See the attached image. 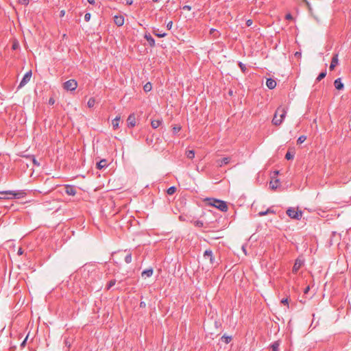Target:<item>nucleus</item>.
Instances as JSON below:
<instances>
[{"mask_svg":"<svg viewBox=\"0 0 351 351\" xmlns=\"http://www.w3.org/2000/svg\"><path fill=\"white\" fill-rule=\"evenodd\" d=\"M18 254H23V251H22V249H21V248H20V249L19 250V251H18Z\"/></svg>","mask_w":351,"mask_h":351,"instance_id":"obj_54","label":"nucleus"},{"mask_svg":"<svg viewBox=\"0 0 351 351\" xmlns=\"http://www.w3.org/2000/svg\"><path fill=\"white\" fill-rule=\"evenodd\" d=\"M280 345V341H276L270 346L271 351H279V346Z\"/></svg>","mask_w":351,"mask_h":351,"instance_id":"obj_21","label":"nucleus"},{"mask_svg":"<svg viewBox=\"0 0 351 351\" xmlns=\"http://www.w3.org/2000/svg\"><path fill=\"white\" fill-rule=\"evenodd\" d=\"M334 86L337 90H342L344 87V85L342 83L341 78H337L335 80Z\"/></svg>","mask_w":351,"mask_h":351,"instance_id":"obj_16","label":"nucleus"},{"mask_svg":"<svg viewBox=\"0 0 351 351\" xmlns=\"http://www.w3.org/2000/svg\"><path fill=\"white\" fill-rule=\"evenodd\" d=\"M176 191V187L173 186L169 187L167 189V193L168 195H171L174 194Z\"/></svg>","mask_w":351,"mask_h":351,"instance_id":"obj_28","label":"nucleus"},{"mask_svg":"<svg viewBox=\"0 0 351 351\" xmlns=\"http://www.w3.org/2000/svg\"><path fill=\"white\" fill-rule=\"evenodd\" d=\"M65 193L69 195L74 196L77 191L75 187L72 185H65Z\"/></svg>","mask_w":351,"mask_h":351,"instance_id":"obj_7","label":"nucleus"},{"mask_svg":"<svg viewBox=\"0 0 351 351\" xmlns=\"http://www.w3.org/2000/svg\"><path fill=\"white\" fill-rule=\"evenodd\" d=\"M32 71H27L24 75L23 77L22 78V80L18 86V89L23 87L25 85H26L29 82V80L32 77Z\"/></svg>","mask_w":351,"mask_h":351,"instance_id":"obj_6","label":"nucleus"},{"mask_svg":"<svg viewBox=\"0 0 351 351\" xmlns=\"http://www.w3.org/2000/svg\"><path fill=\"white\" fill-rule=\"evenodd\" d=\"M27 341V337L23 340V341L21 343V346L23 347L25 346Z\"/></svg>","mask_w":351,"mask_h":351,"instance_id":"obj_50","label":"nucleus"},{"mask_svg":"<svg viewBox=\"0 0 351 351\" xmlns=\"http://www.w3.org/2000/svg\"><path fill=\"white\" fill-rule=\"evenodd\" d=\"M26 192L23 190L19 191H0V199H20L25 197Z\"/></svg>","mask_w":351,"mask_h":351,"instance_id":"obj_1","label":"nucleus"},{"mask_svg":"<svg viewBox=\"0 0 351 351\" xmlns=\"http://www.w3.org/2000/svg\"><path fill=\"white\" fill-rule=\"evenodd\" d=\"M210 34L212 35L214 38H218L220 35L219 31L214 28H211L210 29Z\"/></svg>","mask_w":351,"mask_h":351,"instance_id":"obj_23","label":"nucleus"},{"mask_svg":"<svg viewBox=\"0 0 351 351\" xmlns=\"http://www.w3.org/2000/svg\"><path fill=\"white\" fill-rule=\"evenodd\" d=\"M281 303L285 304V305H288V298H285L282 299Z\"/></svg>","mask_w":351,"mask_h":351,"instance_id":"obj_41","label":"nucleus"},{"mask_svg":"<svg viewBox=\"0 0 351 351\" xmlns=\"http://www.w3.org/2000/svg\"><path fill=\"white\" fill-rule=\"evenodd\" d=\"M221 339L223 343H229L232 340V337L224 335L221 337Z\"/></svg>","mask_w":351,"mask_h":351,"instance_id":"obj_24","label":"nucleus"},{"mask_svg":"<svg viewBox=\"0 0 351 351\" xmlns=\"http://www.w3.org/2000/svg\"><path fill=\"white\" fill-rule=\"evenodd\" d=\"M238 65H239V68L241 69V70L242 71V72L245 73V71L247 70L245 64H244L241 62H239Z\"/></svg>","mask_w":351,"mask_h":351,"instance_id":"obj_32","label":"nucleus"},{"mask_svg":"<svg viewBox=\"0 0 351 351\" xmlns=\"http://www.w3.org/2000/svg\"><path fill=\"white\" fill-rule=\"evenodd\" d=\"M182 9L184 10L190 11L191 10V7L190 5H184L183 6Z\"/></svg>","mask_w":351,"mask_h":351,"instance_id":"obj_44","label":"nucleus"},{"mask_svg":"<svg viewBox=\"0 0 351 351\" xmlns=\"http://www.w3.org/2000/svg\"><path fill=\"white\" fill-rule=\"evenodd\" d=\"M306 140V136L302 135L298 138L297 142L298 144H301V143H304Z\"/></svg>","mask_w":351,"mask_h":351,"instance_id":"obj_36","label":"nucleus"},{"mask_svg":"<svg viewBox=\"0 0 351 351\" xmlns=\"http://www.w3.org/2000/svg\"><path fill=\"white\" fill-rule=\"evenodd\" d=\"M266 86L269 89H274L276 86V82L271 78H268L266 81Z\"/></svg>","mask_w":351,"mask_h":351,"instance_id":"obj_15","label":"nucleus"},{"mask_svg":"<svg viewBox=\"0 0 351 351\" xmlns=\"http://www.w3.org/2000/svg\"><path fill=\"white\" fill-rule=\"evenodd\" d=\"M125 262L128 264L132 262V254L128 253L124 258Z\"/></svg>","mask_w":351,"mask_h":351,"instance_id":"obj_29","label":"nucleus"},{"mask_svg":"<svg viewBox=\"0 0 351 351\" xmlns=\"http://www.w3.org/2000/svg\"><path fill=\"white\" fill-rule=\"evenodd\" d=\"M152 274H153V269L149 268V269L144 270L142 272L141 276H142V277H150L152 276Z\"/></svg>","mask_w":351,"mask_h":351,"instance_id":"obj_20","label":"nucleus"},{"mask_svg":"<svg viewBox=\"0 0 351 351\" xmlns=\"http://www.w3.org/2000/svg\"><path fill=\"white\" fill-rule=\"evenodd\" d=\"M326 71L321 72V73L319 74V75L317 76V79H316V80H317V81H320V80H322L323 78H324V77H325V76H326Z\"/></svg>","mask_w":351,"mask_h":351,"instance_id":"obj_31","label":"nucleus"},{"mask_svg":"<svg viewBox=\"0 0 351 351\" xmlns=\"http://www.w3.org/2000/svg\"><path fill=\"white\" fill-rule=\"evenodd\" d=\"M332 237H339V234H337L335 232H332Z\"/></svg>","mask_w":351,"mask_h":351,"instance_id":"obj_53","label":"nucleus"},{"mask_svg":"<svg viewBox=\"0 0 351 351\" xmlns=\"http://www.w3.org/2000/svg\"><path fill=\"white\" fill-rule=\"evenodd\" d=\"M90 13H86L85 15H84V20L88 22L89 21L90 19Z\"/></svg>","mask_w":351,"mask_h":351,"instance_id":"obj_40","label":"nucleus"},{"mask_svg":"<svg viewBox=\"0 0 351 351\" xmlns=\"http://www.w3.org/2000/svg\"><path fill=\"white\" fill-rule=\"evenodd\" d=\"M308 10H310L311 9H310V8H309V6H310V4H309V3L308 4Z\"/></svg>","mask_w":351,"mask_h":351,"instance_id":"obj_59","label":"nucleus"},{"mask_svg":"<svg viewBox=\"0 0 351 351\" xmlns=\"http://www.w3.org/2000/svg\"><path fill=\"white\" fill-rule=\"evenodd\" d=\"M64 10H62V11L60 12V16H64Z\"/></svg>","mask_w":351,"mask_h":351,"instance_id":"obj_56","label":"nucleus"},{"mask_svg":"<svg viewBox=\"0 0 351 351\" xmlns=\"http://www.w3.org/2000/svg\"><path fill=\"white\" fill-rule=\"evenodd\" d=\"M287 114V110L285 107L279 106L274 115L272 123L275 125H280L285 119Z\"/></svg>","mask_w":351,"mask_h":351,"instance_id":"obj_2","label":"nucleus"},{"mask_svg":"<svg viewBox=\"0 0 351 351\" xmlns=\"http://www.w3.org/2000/svg\"><path fill=\"white\" fill-rule=\"evenodd\" d=\"M204 258H209L210 263L213 264L215 262V258L213 255V252L210 250H206L204 253Z\"/></svg>","mask_w":351,"mask_h":351,"instance_id":"obj_10","label":"nucleus"},{"mask_svg":"<svg viewBox=\"0 0 351 351\" xmlns=\"http://www.w3.org/2000/svg\"><path fill=\"white\" fill-rule=\"evenodd\" d=\"M206 201L208 204L215 207L221 211L226 212L228 210V206L226 202L215 198H207Z\"/></svg>","mask_w":351,"mask_h":351,"instance_id":"obj_3","label":"nucleus"},{"mask_svg":"<svg viewBox=\"0 0 351 351\" xmlns=\"http://www.w3.org/2000/svg\"><path fill=\"white\" fill-rule=\"evenodd\" d=\"M285 18H286L287 19H292V16H291V14H286Z\"/></svg>","mask_w":351,"mask_h":351,"instance_id":"obj_48","label":"nucleus"},{"mask_svg":"<svg viewBox=\"0 0 351 351\" xmlns=\"http://www.w3.org/2000/svg\"><path fill=\"white\" fill-rule=\"evenodd\" d=\"M152 88V84L150 82L146 83L143 86V90L145 92H149Z\"/></svg>","mask_w":351,"mask_h":351,"instance_id":"obj_26","label":"nucleus"},{"mask_svg":"<svg viewBox=\"0 0 351 351\" xmlns=\"http://www.w3.org/2000/svg\"><path fill=\"white\" fill-rule=\"evenodd\" d=\"M278 180H276L274 182H270V187L271 189H276L278 187Z\"/></svg>","mask_w":351,"mask_h":351,"instance_id":"obj_34","label":"nucleus"},{"mask_svg":"<svg viewBox=\"0 0 351 351\" xmlns=\"http://www.w3.org/2000/svg\"><path fill=\"white\" fill-rule=\"evenodd\" d=\"M338 64V54L336 53L333 56L332 58V60H331V63H330V70H333L335 69V67Z\"/></svg>","mask_w":351,"mask_h":351,"instance_id":"obj_14","label":"nucleus"},{"mask_svg":"<svg viewBox=\"0 0 351 351\" xmlns=\"http://www.w3.org/2000/svg\"><path fill=\"white\" fill-rule=\"evenodd\" d=\"M152 33L158 38H163L167 36L165 32H159L158 29L154 28L152 30Z\"/></svg>","mask_w":351,"mask_h":351,"instance_id":"obj_18","label":"nucleus"},{"mask_svg":"<svg viewBox=\"0 0 351 351\" xmlns=\"http://www.w3.org/2000/svg\"><path fill=\"white\" fill-rule=\"evenodd\" d=\"M287 214L291 219L298 220L300 219L302 217V211L293 207L287 209Z\"/></svg>","mask_w":351,"mask_h":351,"instance_id":"obj_4","label":"nucleus"},{"mask_svg":"<svg viewBox=\"0 0 351 351\" xmlns=\"http://www.w3.org/2000/svg\"><path fill=\"white\" fill-rule=\"evenodd\" d=\"M181 130V127L175 125L173 128V134H177Z\"/></svg>","mask_w":351,"mask_h":351,"instance_id":"obj_38","label":"nucleus"},{"mask_svg":"<svg viewBox=\"0 0 351 351\" xmlns=\"http://www.w3.org/2000/svg\"><path fill=\"white\" fill-rule=\"evenodd\" d=\"M230 161V158L224 157L222 159L217 160V165L219 167H222L223 165H228Z\"/></svg>","mask_w":351,"mask_h":351,"instance_id":"obj_13","label":"nucleus"},{"mask_svg":"<svg viewBox=\"0 0 351 351\" xmlns=\"http://www.w3.org/2000/svg\"><path fill=\"white\" fill-rule=\"evenodd\" d=\"M154 2H158L159 0H152Z\"/></svg>","mask_w":351,"mask_h":351,"instance_id":"obj_57","label":"nucleus"},{"mask_svg":"<svg viewBox=\"0 0 351 351\" xmlns=\"http://www.w3.org/2000/svg\"><path fill=\"white\" fill-rule=\"evenodd\" d=\"M88 2L90 4L94 5L95 3V0H88Z\"/></svg>","mask_w":351,"mask_h":351,"instance_id":"obj_51","label":"nucleus"},{"mask_svg":"<svg viewBox=\"0 0 351 351\" xmlns=\"http://www.w3.org/2000/svg\"><path fill=\"white\" fill-rule=\"evenodd\" d=\"M120 119V117L117 116L112 120V125L114 130H117L119 128Z\"/></svg>","mask_w":351,"mask_h":351,"instance_id":"obj_19","label":"nucleus"},{"mask_svg":"<svg viewBox=\"0 0 351 351\" xmlns=\"http://www.w3.org/2000/svg\"><path fill=\"white\" fill-rule=\"evenodd\" d=\"M186 157L189 159H193L195 157V152L193 150H189L186 153Z\"/></svg>","mask_w":351,"mask_h":351,"instance_id":"obj_27","label":"nucleus"},{"mask_svg":"<svg viewBox=\"0 0 351 351\" xmlns=\"http://www.w3.org/2000/svg\"><path fill=\"white\" fill-rule=\"evenodd\" d=\"M162 123L161 120H153L151 122V125L154 129L158 128Z\"/></svg>","mask_w":351,"mask_h":351,"instance_id":"obj_22","label":"nucleus"},{"mask_svg":"<svg viewBox=\"0 0 351 351\" xmlns=\"http://www.w3.org/2000/svg\"><path fill=\"white\" fill-rule=\"evenodd\" d=\"M140 307H145V303L144 302H141L140 303Z\"/></svg>","mask_w":351,"mask_h":351,"instance_id":"obj_52","label":"nucleus"},{"mask_svg":"<svg viewBox=\"0 0 351 351\" xmlns=\"http://www.w3.org/2000/svg\"><path fill=\"white\" fill-rule=\"evenodd\" d=\"M116 283V280L113 279L108 282L106 286V289L109 290L111 287H112Z\"/></svg>","mask_w":351,"mask_h":351,"instance_id":"obj_30","label":"nucleus"},{"mask_svg":"<svg viewBox=\"0 0 351 351\" xmlns=\"http://www.w3.org/2000/svg\"><path fill=\"white\" fill-rule=\"evenodd\" d=\"M295 55V56H299V53H298V52H296Z\"/></svg>","mask_w":351,"mask_h":351,"instance_id":"obj_58","label":"nucleus"},{"mask_svg":"<svg viewBox=\"0 0 351 351\" xmlns=\"http://www.w3.org/2000/svg\"><path fill=\"white\" fill-rule=\"evenodd\" d=\"M49 104L52 105L54 104V99H52V98H50L49 100Z\"/></svg>","mask_w":351,"mask_h":351,"instance_id":"obj_49","label":"nucleus"},{"mask_svg":"<svg viewBox=\"0 0 351 351\" xmlns=\"http://www.w3.org/2000/svg\"><path fill=\"white\" fill-rule=\"evenodd\" d=\"M114 22L117 26H122L124 23V17L121 15L115 16L114 17Z\"/></svg>","mask_w":351,"mask_h":351,"instance_id":"obj_12","label":"nucleus"},{"mask_svg":"<svg viewBox=\"0 0 351 351\" xmlns=\"http://www.w3.org/2000/svg\"><path fill=\"white\" fill-rule=\"evenodd\" d=\"M127 123L129 128H133L136 125V117L134 114H131L128 116Z\"/></svg>","mask_w":351,"mask_h":351,"instance_id":"obj_8","label":"nucleus"},{"mask_svg":"<svg viewBox=\"0 0 351 351\" xmlns=\"http://www.w3.org/2000/svg\"><path fill=\"white\" fill-rule=\"evenodd\" d=\"M293 157H294V155L293 154H291L290 152H288L285 155V158L287 160H291L293 158Z\"/></svg>","mask_w":351,"mask_h":351,"instance_id":"obj_37","label":"nucleus"},{"mask_svg":"<svg viewBox=\"0 0 351 351\" xmlns=\"http://www.w3.org/2000/svg\"><path fill=\"white\" fill-rule=\"evenodd\" d=\"M108 167V161L106 159H102L97 163V168L98 169H102Z\"/></svg>","mask_w":351,"mask_h":351,"instance_id":"obj_17","label":"nucleus"},{"mask_svg":"<svg viewBox=\"0 0 351 351\" xmlns=\"http://www.w3.org/2000/svg\"><path fill=\"white\" fill-rule=\"evenodd\" d=\"M125 2L126 5H132L133 3V1L132 0H125Z\"/></svg>","mask_w":351,"mask_h":351,"instance_id":"obj_45","label":"nucleus"},{"mask_svg":"<svg viewBox=\"0 0 351 351\" xmlns=\"http://www.w3.org/2000/svg\"><path fill=\"white\" fill-rule=\"evenodd\" d=\"M95 103V100L94 98H90L88 101L87 105L89 108H92L94 106Z\"/></svg>","mask_w":351,"mask_h":351,"instance_id":"obj_33","label":"nucleus"},{"mask_svg":"<svg viewBox=\"0 0 351 351\" xmlns=\"http://www.w3.org/2000/svg\"><path fill=\"white\" fill-rule=\"evenodd\" d=\"M18 47H19V44L17 43H15L12 45V49H16L18 48Z\"/></svg>","mask_w":351,"mask_h":351,"instance_id":"obj_46","label":"nucleus"},{"mask_svg":"<svg viewBox=\"0 0 351 351\" xmlns=\"http://www.w3.org/2000/svg\"><path fill=\"white\" fill-rule=\"evenodd\" d=\"M304 294H306V293H307V287H306L304 289Z\"/></svg>","mask_w":351,"mask_h":351,"instance_id":"obj_55","label":"nucleus"},{"mask_svg":"<svg viewBox=\"0 0 351 351\" xmlns=\"http://www.w3.org/2000/svg\"><path fill=\"white\" fill-rule=\"evenodd\" d=\"M194 225L196 226V227H199V228H202L204 226V223L202 221H200V220H197V221H195L193 222Z\"/></svg>","mask_w":351,"mask_h":351,"instance_id":"obj_35","label":"nucleus"},{"mask_svg":"<svg viewBox=\"0 0 351 351\" xmlns=\"http://www.w3.org/2000/svg\"><path fill=\"white\" fill-rule=\"evenodd\" d=\"M77 87V82L75 80H69L63 84V88L66 90H75Z\"/></svg>","mask_w":351,"mask_h":351,"instance_id":"obj_5","label":"nucleus"},{"mask_svg":"<svg viewBox=\"0 0 351 351\" xmlns=\"http://www.w3.org/2000/svg\"><path fill=\"white\" fill-rule=\"evenodd\" d=\"M173 26V22L172 21H169L167 24V27L168 29H171V27Z\"/></svg>","mask_w":351,"mask_h":351,"instance_id":"obj_42","label":"nucleus"},{"mask_svg":"<svg viewBox=\"0 0 351 351\" xmlns=\"http://www.w3.org/2000/svg\"><path fill=\"white\" fill-rule=\"evenodd\" d=\"M252 23H253V21L251 19H249L246 21V25L247 27L251 26L252 25Z\"/></svg>","mask_w":351,"mask_h":351,"instance_id":"obj_43","label":"nucleus"},{"mask_svg":"<svg viewBox=\"0 0 351 351\" xmlns=\"http://www.w3.org/2000/svg\"><path fill=\"white\" fill-rule=\"evenodd\" d=\"M304 260H301L300 258L296 259L295 263L293 267V272L297 273L298 271V270L300 269V268L301 267V266L304 265Z\"/></svg>","mask_w":351,"mask_h":351,"instance_id":"obj_9","label":"nucleus"},{"mask_svg":"<svg viewBox=\"0 0 351 351\" xmlns=\"http://www.w3.org/2000/svg\"><path fill=\"white\" fill-rule=\"evenodd\" d=\"M144 38L148 42L150 47H154L156 45L155 40L149 33H145L144 35Z\"/></svg>","mask_w":351,"mask_h":351,"instance_id":"obj_11","label":"nucleus"},{"mask_svg":"<svg viewBox=\"0 0 351 351\" xmlns=\"http://www.w3.org/2000/svg\"><path fill=\"white\" fill-rule=\"evenodd\" d=\"M269 213H274V211L273 210H271V208H267V210H265V211L259 212L258 215V216L262 217V216L266 215Z\"/></svg>","mask_w":351,"mask_h":351,"instance_id":"obj_25","label":"nucleus"},{"mask_svg":"<svg viewBox=\"0 0 351 351\" xmlns=\"http://www.w3.org/2000/svg\"><path fill=\"white\" fill-rule=\"evenodd\" d=\"M19 3L21 5H27L29 3V0H19Z\"/></svg>","mask_w":351,"mask_h":351,"instance_id":"obj_39","label":"nucleus"},{"mask_svg":"<svg viewBox=\"0 0 351 351\" xmlns=\"http://www.w3.org/2000/svg\"><path fill=\"white\" fill-rule=\"evenodd\" d=\"M33 163L36 165V166H39L40 165V163L38 162V161L34 158H33Z\"/></svg>","mask_w":351,"mask_h":351,"instance_id":"obj_47","label":"nucleus"}]
</instances>
